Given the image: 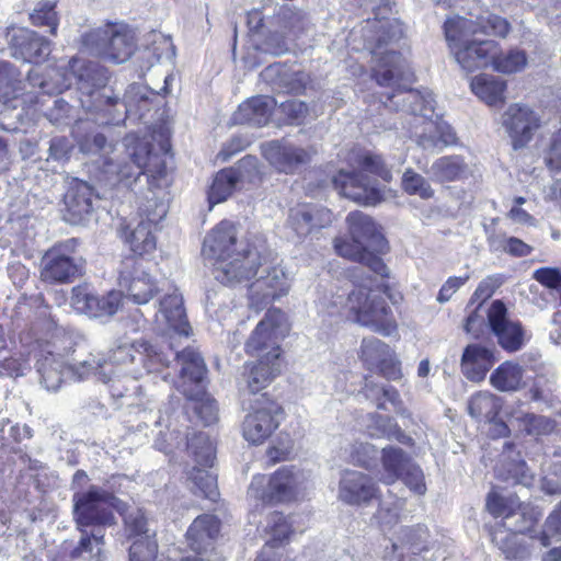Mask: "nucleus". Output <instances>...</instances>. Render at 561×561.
Segmentation results:
<instances>
[{"mask_svg": "<svg viewBox=\"0 0 561 561\" xmlns=\"http://www.w3.org/2000/svg\"><path fill=\"white\" fill-rule=\"evenodd\" d=\"M157 227L141 220L133 229L126 227L122 230L125 241L129 244L130 250L141 256L151 253L157 245L154 230Z\"/></svg>", "mask_w": 561, "mask_h": 561, "instance_id": "4c0bfd02", "label": "nucleus"}, {"mask_svg": "<svg viewBox=\"0 0 561 561\" xmlns=\"http://www.w3.org/2000/svg\"><path fill=\"white\" fill-rule=\"evenodd\" d=\"M264 389L247 388L242 394V403L248 404L249 409L242 422V436L253 445L264 443L278 428L285 416L283 407Z\"/></svg>", "mask_w": 561, "mask_h": 561, "instance_id": "0eeeda50", "label": "nucleus"}, {"mask_svg": "<svg viewBox=\"0 0 561 561\" xmlns=\"http://www.w3.org/2000/svg\"><path fill=\"white\" fill-rule=\"evenodd\" d=\"M513 443H505L503 450V461L501 467L496 469L497 477L506 482L513 484H522L524 486H530L534 481V476L529 471L526 462L523 459H510L511 454L514 450Z\"/></svg>", "mask_w": 561, "mask_h": 561, "instance_id": "c9c22d12", "label": "nucleus"}, {"mask_svg": "<svg viewBox=\"0 0 561 561\" xmlns=\"http://www.w3.org/2000/svg\"><path fill=\"white\" fill-rule=\"evenodd\" d=\"M526 65L527 56L524 50L514 48L504 53L499 48L491 66L497 72L511 75L522 71Z\"/></svg>", "mask_w": 561, "mask_h": 561, "instance_id": "49530a36", "label": "nucleus"}, {"mask_svg": "<svg viewBox=\"0 0 561 561\" xmlns=\"http://www.w3.org/2000/svg\"><path fill=\"white\" fill-rule=\"evenodd\" d=\"M158 543L154 536H145L134 540L129 548V561H156Z\"/></svg>", "mask_w": 561, "mask_h": 561, "instance_id": "052dcab7", "label": "nucleus"}, {"mask_svg": "<svg viewBox=\"0 0 561 561\" xmlns=\"http://www.w3.org/2000/svg\"><path fill=\"white\" fill-rule=\"evenodd\" d=\"M98 294L85 285H79L71 290V306L82 314L92 318L94 307L96 306Z\"/></svg>", "mask_w": 561, "mask_h": 561, "instance_id": "13d9d810", "label": "nucleus"}, {"mask_svg": "<svg viewBox=\"0 0 561 561\" xmlns=\"http://www.w3.org/2000/svg\"><path fill=\"white\" fill-rule=\"evenodd\" d=\"M187 479L192 483L190 488L193 493L211 501L218 496L217 478L207 470L194 467L187 472Z\"/></svg>", "mask_w": 561, "mask_h": 561, "instance_id": "a18cd8bd", "label": "nucleus"}, {"mask_svg": "<svg viewBox=\"0 0 561 561\" xmlns=\"http://www.w3.org/2000/svg\"><path fill=\"white\" fill-rule=\"evenodd\" d=\"M492 542L506 559L518 560L527 556V550L519 540V535L503 527L495 526L491 533Z\"/></svg>", "mask_w": 561, "mask_h": 561, "instance_id": "37998d69", "label": "nucleus"}, {"mask_svg": "<svg viewBox=\"0 0 561 561\" xmlns=\"http://www.w3.org/2000/svg\"><path fill=\"white\" fill-rule=\"evenodd\" d=\"M289 331L286 314L280 309H270L245 342L244 350L259 357L257 363L247 365L249 386L272 382L282 371L279 341Z\"/></svg>", "mask_w": 561, "mask_h": 561, "instance_id": "20e7f679", "label": "nucleus"}, {"mask_svg": "<svg viewBox=\"0 0 561 561\" xmlns=\"http://www.w3.org/2000/svg\"><path fill=\"white\" fill-rule=\"evenodd\" d=\"M108 360L113 365L135 362H140L147 365V360L150 363H163L165 360V356L162 353V348L158 351L154 345L148 341L141 340L134 344L118 345L116 348L112 350Z\"/></svg>", "mask_w": 561, "mask_h": 561, "instance_id": "cd10ccee", "label": "nucleus"}, {"mask_svg": "<svg viewBox=\"0 0 561 561\" xmlns=\"http://www.w3.org/2000/svg\"><path fill=\"white\" fill-rule=\"evenodd\" d=\"M467 164L460 156H446L436 159L428 170L432 179L438 182H451L461 179Z\"/></svg>", "mask_w": 561, "mask_h": 561, "instance_id": "a19ab883", "label": "nucleus"}, {"mask_svg": "<svg viewBox=\"0 0 561 561\" xmlns=\"http://www.w3.org/2000/svg\"><path fill=\"white\" fill-rule=\"evenodd\" d=\"M84 527L79 529L81 531V537L78 546L71 551V558H80L85 553H89L92 558H95L99 561V556L102 550V546L104 545V534L101 533L100 529L93 530L89 534Z\"/></svg>", "mask_w": 561, "mask_h": 561, "instance_id": "603ef678", "label": "nucleus"}, {"mask_svg": "<svg viewBox=\"0 0 561 561\" xmlns=\"http://www.w3.org/2000/svg\"><path fill=\"white\" fill-rule=\"evenodd\" d=\"M55 0H42L34 8L30 15V19L34 25L48 26L50 34L55 35L58 26V18L55 11Z\"/></svg>", "mask_w": 561, "mask_h": 561, "instance_id": "6e6d98bb", "label": "nucleus"}, {"mask_svg": "<svg viewBox=\"0 0 561 561\" xmlns=\"http://www.w3.org/2000/svg\"><path fill=\"white\" fill-rule=\"evenodd\" d=\"M220 520L210 514L199 515L194 519L186 533V539L191 549L196 554L206 553L213 548V541L218 536Z\"/></svg>", "mask_w": 561, "mask_h": 561, "instance_id": "bb28decb", "label": "nucleus"}, {"mask_svg": "<svg viewBox=\"0 0 561 561\" xmlns=\"http://www.w3.org/2000/svg\"><path fill=\"white\" fill-rule=\"evenodd\" d=\"M267 528L270 529L271 539L265 545H272L273 549H278L291 533V526L287 517L279 512H274L268 516Z\"/></svg>", "mask_w": 561, "mask_h": 561, "instance_id": "bf43d9fd", "label": "nucleus"}, {"mask_svg": "<svg viewBox=\"0 0 561 561\" xmlns=\"http://www.w3.org/2000/svg\"><path fill=\"white\" fill-rule=\"evenodd\" d=\"M524 369L513 362L501 364L491 375L492 386H519L523 380Z\"/></svg>", "mask_w": 561, "mask_h": 561, "instance_id": "864d4df0", "label": "nucleus"}, {"mask_svg": "<svg viewBox=\"0 0 561 561\" xmlns=\"http://www.w3.org/2000/svg\"><path fill=\"white\" fill-rule=\"evenodd\" d=\"M332 219L331 210L323 206L300 204L289 209L287 226L299 239H302L330 226Z\"/></svg>", "mask_w": 561, "mask_h": 561, "instance_id": "6ab92c4d", "label": "nucleus"}, {"mask_svg": "<svg viewBox=\"0 0 561 561\" xmlns=\"http://www.w3.org/2000/svg\"><path fill=\"white\" fill-rule=\"evenodd\" d=\"M382 468L385 470L383 482L391 484L407 470V467L413 463L410 456L401 448L386 447L382 449Z\"/></svg>", "mask_w": 561, "mask_h": 561, "instance_id": "79ce46f5", "label": "nucleus"}, {"mask_svg": "<svg viewBox=\"0 0 561 561\" xmlns=\"http://www.w3.org/2000/svg\"><path fill=\"white\" fill-rule=\"evenodd\" d=\"M273 100L268 96L259 95L249 99L239 105L233 113L234 124H248L255 127L266 125L271 118Z\"/></svg>", "mask_w": 561, "mask_h": 561, "instance_id": "c756f323", "label": "nucleus"}, {"mask_svg": "<svg viewBox=\"0 0 561 561\" xmlns=\"http://www.w3.org/2000/svg\"><path fill=\"white\" fill-rule=\"evenodd\" d=\"M446 41L451 54L462 70L473 72L492 65L499 50V43L493 39H479V33L505 37L511 31L508 21L489 11L470 18L454 16L444 23Z\"/></svg>", "mask_w": 561, "mask_h": 561, "instance_id": "7ed1b4c3", "label": "nucleus"}, {"mask_svg": "<svg viewBox=\"0 0 561 561\" xmlns=\"http://www.w3.org/2000/svg\"><path fill=\"white\" fill-rule=\"evenodd\" d=\"M12 56L25 62H41L50 51V43L36 32L18 27L13 28L10 37Z\"/></svg>", "mask_w": 561, "mask_h": 561, "instance_id": "412c9836", "label": "nucleus"}, {"mask_svg": "<svg viewBox=\"0 0 561 561\" xmlns=\"http://www.w3.org/2000/svg\"><path fill=\"white\" fill-rule=\"evenodd\" d=\"M404 484L415 494L424 495L426 493V484L423 470L416 465L412 463L407 467V470L399 478Z\"/></svg>", "mask_w": 561, "mask_h": 561, "instance_id": "338daca9", "label": "nucleus"}, {"mask_svg": "<svg viewBox=\"0 0 561 561\" xmlns=\"http://www.w3.org/2000/svg\"><path fill=\"white\" fill-rule=\"evenodd\" d=\"M551 539H561V502L548 516L541 531L540 541L542 546H549Z\"/></svg>", "mask_w": 561, "mask_h": 561, "instance_id": "e2e57ef3", "label": "nucleus"}, {"mask_svg": "<svg viewBox=\"0 0 561 561\" xmlns=\"http://www.w3.org/2000/svg\"><path fill=\"white\" fill-rule=\"evenodd\" d=\"M81 44L91 55L123 64L136 50V35L124 23H106L83 34Z\"/></svg>", "mask_w": 561, "mask_h": 561, "instance_id": "1a4fd4ad", "label": "nucleus"}, {"mask_svg": "<svg viewBox=\"0 0 561 561\" xmlns=\"http://www.w3.org/2000/svg\"><path fill=\"white\" fill-rule=\"evenodd\" d=\"M64 218L71 225H84L91 220L99 196L87 182L73 183L65 194Z\"/></svg>", "mask_w": 561, "mask_h": 561, "instance_id": "aec40b11", "label": "nucleus"}, {"mask_svg": "<svg viewBox=\"0 0 561 561\" xmlns=\"http://www.w3.org/2000/svg\"><path fill=\"white\" fill-rule=\"evenodd\" d=\"M20 72L9 61L0 60V101L8 102L20 93Z\"/></svg>", "mask_w": 561, "mask_h": 561, "instance_id": "3c124183", "label": "nucleus"}, {"mask_svg": "<svg viewBox=\"0 0 561 561\" xmlns=\"http://www.w3.org/2000/svg\"><path fill=\"white\" fill-rule=\"evenodd\" d=\"M77 243L76 239H69L46 252L41 271V277L44 282L50 284L70 283L81 274V265L69 255Z\"/></svg>", "mask_w": 561, "mask_h": 561, "instance_id": "4468645a", "label": "nucleus"}, {"mask_svg": "<svg viewBox=\"0 0 561 561\" xmlns=\"http://www.w3.org/2000/svg\"><path fill=\"white\" fill-rule=\"evenodd\" d=\"M187 448L201 467L207 468L214 465L215 447L207 434L197 433L193 435L187 442Z\"/></svg>", "mask_w": 561, "mask_h": 561, "instance_id": "8fccbe9b", "label": "nucleus"}, {"mask_svg": "<svg viewBox=\"0 0 561 561\" xmlns=\"http://www.w3.org/2000/svg\"><path fill=\"white\" fill-rule=\"evenodd\" d=\"M540 517V513L535 508L524 505L519 502L514 508H510V514L505 520H502L497 527H503L515 534L530 533Z\"/></svg>", "mask_w": 561, "mask_h": 561, "instance_id": "58836bf2", "label": "nucleus"}, {"mask_svg": "<svg viewBox=\"0 0 561 561\" xmlns=\"http://www.w3.org/2000/svg\"><path fill=\"white\" fill-rule=\"evenodd\" d=\"M401 542L392 543L393 550H398L399 548H403L404 546H409V550L416 554L424 549L423 543L427 538V529L417 525L415 527H404L400 530Z\"/></svg>", "mask_w": 561, "mask_h": 561, "instance_id": "4d7b16f0", "label": "nucleus"}, {"mask_svg": "<svg viewBox=\"0 0 561 561\" xmlns=\"http://www.w3.org/2000/svg\"><path fill=\"white\" fill-rule=\"evenodd\" d=\"M346 222L354 241L359 242L370 252L382 253L388 250V242L380 227L370 216L362 211H353L347 215Z\"/></svg>", "mask_w": 561, "mask_h": 561, "instance_id": "b1692460", "label": "nucleus"}, {"mask_svg": "<svg viewBox=\"0 0 561 561\" xmlns=\"http://www.w3.org/2000/svg\"><path fill=\"white\" fill-rule=\"evenodd\" d=\"M186 398V409L193 411L204 425L215 424L219 419L217 401L206 391V388H183Z\"/></svg>", "mask_w": 561, "mask_h": 561, "instance_id": "473e14b6", "label": "nucleus"}, {"mask_svg": "<svg viewBox=\"0 0 561 561\" xmlns=\"http://www.w3.org/2000/svg\"><path fill=\"white\" fill-rule=\"evenodd\" d=\"M402 187L409 195H417L422 199H430L434 196V190L428 181L412 169H407L402 175Z\"/></svg>", "mask_w": 561, "mask_h": 561, "instance_id": "5fc2aeb1", "label": "nucleus"}, {"mask_svg": "<svg viewBox=\"0 0 561 561\" xmlns=\"http://www.w3.org/2000/svg\"><path fill=\"white\" fill-rule=\"evenodd\" d=\"M203 255L218 263L215 278L225 285H236L256 277L249 286V307L260 311L289 288L284 268L271 265L266 257L249 243L239 240L238 229L228 220L220 221L205 237Z\"/></svg>", "mask_w": 561, "mask_h": 561, "instance_id": "f257e3e1", "label": "nucleus"}, {"mask_svg": "<svg viewBox=\"0 0 561 561\" xmlns=\"http://www.w3.org/2000/svg\"><path fill=\"white\" fill-rule=\"evenodd\" d=\"M301 21V14L293 10L287 5L278 7L274 16L271 21H267L268 25H277L284 31H294L297 24Z\"/></svg>", "mask_w": 561, "mask_h": 561, "instance_id": "69168bd1", "label": "nucleus"}, {"mask_svg": "<svg viewBox=\"0 0 561 561\" xmlns=\"http://www.w3.org/2000/svg\"><path fill=\"white\" fill-rule=\"evenodd\" d=\"M79 61L73 59L71 68L77 72L78 89L81 92V99L90 98L92 94L103 92V89H108L106 70L95 62H88L78 66Z\"/></svg>", "mask_w": 561, "mask_h": 561, "instance_id": "2f4dec72", "label": "nucleus"}, {"mask_svg": "<svg viewBox=\"0 0 561 561\" xmlns=\"http://www.w3.org/2000/svg\"><path fill=\"white\" fill-rule=\"evenodd\" d=\"M123 501L114 494L92 485L85 492L73 495V516L78 529L81 527H105L115 524L112 508L123 510Z\"/></svg>", "mask_w": 561, "mask_h": 561, "instance_id": "9b49d317", "label": "nucleus"}, {"mask_svg": "<svg viewBox=\"0 0 561 561\" xmlns=\"http://www.w3.org/2000/svg\"><path fill=\"white\" fill-rule=\"evenodd\" d=\"M501 407V400L494 397L491 392L479 391L470 399L468 403V412L474 419H490L493 415H497Z\"/></svg>", "mask_w": 561, "mask_h": 561, "instance_id": "de8ad7c7", "label": "nucleus"}, {"mask_svg": "<svg viewBox=\"0 0 561 561\" xmlns=\"http://www.w3.org/2000/svg\"><path fill=\"white\" fill-rule=\"evenodd\" d=\"M260 180L259 162L253 156H247L231 168L219 171L209 188L208 201L211 205L226 201L236 190L254 184Z\"/></svg>", "mask_w": 561, "mask_h": 561, "instance_id": "f8f14e48", "label": "nucleus"}, {"mask_svg": "<svg viewBox=\"0 0 561 561\" xmlns=\"http://www.w3.org/2000/svg\"><path fill=\"white\" fill-rule=\"evenodd\" d=\"M353 154L357 167H359L364 171L377 174L382 178L385 176L386 173H388L379 156L369 152L362 153L359 151L353 152Z\"/></svg>", "mask_w": 561, "mask_h": 561, "instance_id": "774afa93", "label": "nucleus"}, {"mask_svg": "<svg viewBox=\"0 0 561 561\" xmlns=\"http://www.w3.org/2000/svg\"><path fill=\"white\" fill-rule=\"evenodd\" d=\"M377 492L373 478L359 471L345 470L339 482L337 499L348 505H360L376 497Z\"/></svg>", "mask_w": 561, "mask_h": 561, "instance_id": "4be33fe9", "label": "nucleus"}, {"mask_svg": "<svg viewBox=\"0 0 561 561\" xmlns=\"http://www.w3.org/2000/svg\"><path fill=\"white\" fill-rule=\"evenodd\" d=\"M261 148L264 158L279 172L293 173L310 161L309 151L288 142L274 140Z\"/></svg>", "mask_w": 561, "mask_h": 561, "instance_id": "5701e85b", "label": "nucleus"}, {"mask_svg": "<svg viewBox=\"0 0 561 561\" xmlns=\"http://www.w3.org/2000/svg\"><path fill=\"white\" fill-rule=\"evenodd\" d=\"M502 125L512 141L514 150L525 148L541 127L540 116L529 106L511 104L502 116Z\"/></svg>", "mask_w": 561, "mask_h": 561, "instance_id": "2eb2a0df", "label": "nucleus"}, {"mask_svg": "<svg viewBox=\"0 0 561 561\" xmlns=\"http://www.w3.org/2000/svg\"><path fill=\"white\" fill-rule=\"evenodd\" d=\"M125 157L121 160L105 161V172L115 175L117 183L133 188L134 184L140 182L141 175H146V182L157 181L164 176L165 165L158 154L151 151L152 146L135 135H127L123 140Z\"/></svg>", "mask_w": 561, "mask_h": 561, "instance_id": "423d86ee", "label": "nucleus"}, {"mask_svg": "<svg viewBox=\"0 0 561 561\" xmlns=\"http://www.w3.org/2000/svg\"><path fill=\"white\" fill-rule=\"evenodd\" d=\"M379 85L393 88L383 104L389 110L403 111L413 116L411 138L426 151L442 150L455 144L456 135L445 121L435 115V100L428 90H404L411 72L405 59L398 51H386L374 71Z\"/></svg>", "mask_w": 561, "mask_h": 561, "instance_id": "f03ea898", "label": "nucleus"}, {"mask_svg": "<svg viewBox=\"0 0 561 561\" xmlns=\"http://www.w3.org/2000/svg\"><path fill=\"white\" fill-rule=\"evenodd\" d=\"M122 506L123 510L117 512L123 516L125 533L128 538H135L136 540L145 536H152L149 533L147 518L141 508L127 506L124 502Z\"/></svg>", "mask_w": 561, "mask_h": 561, "instance_id": "c03bdc74", "label": "nucleus"}, {"mask_svg": "<svg viewBox=\"0 0 561 561\" xmlns=\"http://www.w3.org/2000/svg\"><path fill=\"white\" fill-rule=\"evenodd\" d=\"M71 350V341L67 336L38 343L35 357L42 382L60 386L67 382L85 381L89 376H94L95 382L106 383L112 380L107 376L106 362L101 364L93 358L78 365L69 364L68 357Z\"/></svg>", "mask_w": 561, "mask_h": 561, "instance_id": "39448f33", "label": "nucleus"}, {"mask_svg": "<svg viewBox=\"0 0 561 561\" xmlns=\"http://www.w3.org/2000/svg\"><path fill=\"white\" fill-rule=\"evenodd\" d=\"M393 356L388 344L376 337L364 339L360 345V357L369 367H378Z\"/></svg>", "mask_w": 561, "mask_h": 561, "instance_id": "09e8293b", "label": "nucleus"}, {"mask_svg": "<svg viewBox=\"0 0 561 561\" xmlns=\"http://www.w3.org/2000/svg\"><path fill=\"white\" fill-rule=\"evenodd\" d=\"M486 316L488 327L503 350L517 352L524 346L526 332L519 321L508 318L507 308L502 300L492 301Z\"/></svg>", "mask_w": 561, "mask_h": 561, "instance_id": "f3484780", "label": "nucleus"}, {"mask_svg": "<svg viewBox=\"0 0 561 561\" xmlns=\"http://www.w3.org/2000/svg\"><path fill=\"white\" fill-rule=\"evenodd\" d=\"M147 88L139 84L129 85L123 101L113 94L112 89L80 99L82 107L90 113L99 125H118L124 122L134 107L141 110L148 102Z\"/></svg>", "mask_w": 561, "mask_h": 561, "instance_id": "6e6552de", "label": "nucleus"}, {"mask_svg": "<svg viewBox=\"0 0 561 561\" xmlns=\"http://www.w3.org/2000/svg\"><path fill=\"white\" fill-rule=\"evenodd\" d=\"M367 424V433L373 438L394 439L401 444H410L409 437L393 419L379 414H370Z\"/></svg>", "mask_w": 561, "mask_h": 561, "instance_id": "ea45409f", "label": "nucleus"}, {"mask_svg": "<svg viewBox=\"0 0 561 561\" xmlns=\"http://www.w3.org/2000/svg\"><path fill=\"white\" fill-rule=\"evenodd\" d=\"M334 248L339 255L354 262H359L382 277L388 276V268L382 260L363 244H359V242L354 241L353 238L351 241L336 239Z\"/></svg>", "mask_w": 561, "mask_h": 561, "instance_id": "7c9ffc66", "label": "nucleus"}, {"mask_svg": "<svg viewBox=\"0 0 561 561\" xmlns=\"http://www.w3.org/2000/svg\"><path fill=\"white\" fill-rule=\"evenodd\" d=\"M493 363L492 352L479 344L468 345L461 357V371L474 383L481 382Z\"/></svg>", "mask_w": 561, "mask_h": 561, "instance_id": "c85d7f7f", "label": "nucleus"}, {"mask_svg": "<svg viewBox=\"0 0 561 561\" xmlns=\"http://www.w3.org/2000/svg\"><path fill=\"white\" fill-rule=\"evenodd\" d=\"M332 183L341 195L354 202L375 206L382 201L381 192L362 172L340 170Z\"/></svg>", "mask_w": 561, "mask_h": 561, "instance_id": "a211bd4d", "label": "nucleus"}, {"mask_svg": "<svg viewBox=\"0 0 561 561\" xmlns=\"http://www.w3.org/2000/svg\"><path fill=\"white\" fill-rule=\"evenodd\" d=\"M510 422L520 434L536 438L550 435L556 428V422L552 419L524 411L512 413Z\"/></svg>", "mask_w": 561, "mask_h": 561, "instance_id": "f704fd0d", "label": "nucleus"}, {"mask_svg": "<svg viewBox=\"0 0 561 561\" xmlns=\"http://www.w3.org/2000/svg\"><path fill=\"white\" fill-rule=\"evenodd\" d=\"M472 92L489 106H502L505 102L506 81L492 75H480L470 83Z\"/></svg>", "mask_w": 561, "mask_h": 561, "instance_id": "72a5a7b5", "label": "nucleus"}, {"mask_svg": "<svg viewBox=\"0 0 561 561\" xmlns=\"http://www.w3.org/2000/svg\"><path fill=\"white\" fill-rule=\"evenodd\" d=\"M156 322L159 325L165 327L164 340L160 348L167 346L169 350H173L174 341L188 337L192 328L186 318L183 297L178 289H173L172 293H165L159 299Z\"/></svg>", "mask_w": 561, "mask_h": 561, "instance_id": "ddd939ff", "label": "nucleus"}, {"mask_svg": "<svg viewBox=\"0 0 561 561\" xmlns=\"http://www.w3.org/2000/svg\"><path fill=\"white\" fill-rule=\"evenodd\" d=\"M92 318H105L114 316L122 306V291L111 290L106 295H98Z\"/></svg>", "mask_w": 561, "mask_h": 561, "instance_id": "680f3d73", "label": "nucleus"}, {"mask_svg": "<svg viewBox=\"0 0 561 561\" xmlns=\"http://www.w3.org/2000/svg\"><path fill=\"white\" fill-rule=\"evenodd\" d=\"M119 286L137 305L148 304L160 291L154 279L144 268L142 262L135 257L123 261Z\"/></svg>", "mask_w": 561, "mask_h": 561, "instance_id": "dca6fc26", "label": "nucleus"}, {"mask_svg": "<svg viewBox=\"0 0 561 561\" xmlns=\"http://www.w3.org/2000/svg\"><path fill=\"white\" fill-rule=\"evenodd\" d=\"M345 308L355 322L375 332L390 335L397 328L386 299L364 284L348 294Z\"/></svg>", "mask_w": 561, "mask_h": 561, "instance_id": "9d476101", "label": "nucleus"}, {"mask_svg": "<svg viewBox=\"0 0 561 561\" xmlns=\"http://www.w3.org/2000/svg\"><path fill=\"white\" fill-rule=\"evenodd\" d=\"M178 343L174 342V358L181 365V377L184 381L201 383L207 374L203 357L194 348L186 346L182 351L178 350Z\"/></svg>", "mask_w": 561, "mask_h": 561, "instance_id": "e433bc0d", "label": "nucleus"}, {"mask_svg": "<svg viewBox=\"0 0 561 561\" xmlns=\"http://www.w3.org/2000/svg\"><path fill=\"white\" fill-rule=\"evenodd\" d=\"M378 450L369 443H355L351 446L350 458L354 465L368 468L377 459Z\"/></svg>", "mask_w": 561, "mask_h": 561, "instance_id": "0e129e2a", "label": "nucleus"}, {"mask_svg": "<svg viewBox=\"0 0 561 561\" xmlns=\"http://www.w3.org/2000/svg\"><path fill=\"white\" fill-rule=\"evenodd\" d=\"M306 480L301 470L284 466L270 477L263 497L271 502L291 500L300 492Z\"/></svg>", "mask_w": 561, "mask_h": 561, "instance_id": "393cba45", "label": "nucleus"}, {"mask_svg": "<svg viewBox=\"0 0 561 561\" xmlns=\"http://www.w3.org/2000/svg\"><path fill=\"white\" fill-rule=\"evenodd\" d=\"M167 192L157 184V181L148 179L147 188L141 192L139 201V217L148 224L157 227L168 214Z\"/></svg>", "mask_w": 561, "mask_h": 561, "instance_id": "a878e982", "label": "nucleus"}]
</instances>
